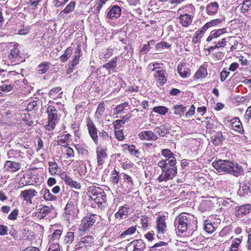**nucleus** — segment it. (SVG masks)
Segmentation results:
<instances>
[{"mask_svg": "<svg viewBox=\"0 0 251 251\" xmlns=\"http://www.w3.org/2000/svg\"><path fill=\"white\" fill-rule=\"evenodd\" d=\"M162 155L164 158L159 160L157 165L161 169L162 173L157 178L159 182L173 179L177 174L176 158L175 154L168 149L162 150Z\"/></svg>", "mask_w": 251, "mask_h": 251, "instance_id": "f257e3e1", "label": "nucleus"}, {"mask_svg": "<svg viewBox=\"0 0 251 251\" xmlns=\"http://www.w3.org/2000/svg\"><path fill=\"white\" fill-rule=\"evenodd\" d=\"M214 168L219 173L227 172L235 176H240L243 172V169L236 163L226 160H219L212 162Z\"/></svg>", "mask_w": 251, "mask_h": 251, "instance_id": "f03ea898", "label": "nucleus"}, {"mask_svg": "<svg viewBox=\"0 0 251 251\" xmlns=\"http://www.w3.org/2000/svg\"><path fill=\"white\" fill-rule=\"evenodd\" d=\"M194 220V217L185 213H182L177 216L174 222V226L176 233H183L186 232L192 221Z\"/></svg>", "mask_w": 251, "mask_h": 251, "instance_id": "7ed1b4c3", "label": "nucleus"}, {"mask_svg": "<svg viewBox=\"0 0 251 251\" xmlns=\"http://www.w3.org/2000/svg\"><path fill=\"white\" fill-rule=\"evenodd\" d=\"M87 194L91 200L98 203L102 204L106 201V198L105 193L98 187H90Z\"/></svg>", "mask_w": 251, "mask_h": 251, "instance_id": "20e7f679", "label": "nucleus"}, {"mask_svg": "<svg viewBox=\"0 0 251 251\" xmlns=\"http://www.w3.org/2000/svg\"><path fill=\"white\" fill-rule=\"evenodd\" d=\"M99 217L96 215H92L89 217H85L79 225L78 231L80 234L89 231L95 223L98 220Z\"/></svg>", "mask_w": 251, "mask_h": 251, "instance_id": "39448f33", "label": "nucleus"}, {"mask_svg": "<svg viewBox=\"0 0 251 251\" xmlns=\"http://www.w3.org/2000/svg\"><path fill=\"white\" fill-rule=\"evenodd\" d=\"M87 126L90 136L94 142L97 144L98 143V130L90 119H87Z\"/></svg>", "mask_w": 251, "mask_h": 251, "instance_id": "423d86ee", "label": "nucleus"}, {"mask_svg": "<svg viewBox=\"0 0 251 251\" xmlns=\"http://www.w3.org/2000/svg\"><path fill=\"white\" fill-rule=\"evenodd\" d=\"M156 227L158 230V237L159 238H162L164 236V234L166 232V223L165 222V219L164 217H158L157 220Z\"/></svg>", "mask_w": 251, "mask_h": 251, "instance_id": "0eeeda50", "label": "nucleus"}, {"mask_svg": "<svg viewBox=\"0 0 251 251\" xmlns=\"http://www.w3.org/2000/svg\"><path fill=\"white\" fill-rule=\"evenodd\" d=\"M155 65H156V66L154 67L152 70L156 71L155 76L158 82L160 84V85H163L166 82V78L165 77L164 73L165 71L163 70H158L156 71L155 69L158 68L157 66H158V64H156V65H153L154 66Z\"/></svg>", "mask_w": 251, "mask_h": 251, "instance_id": "6e6552de", "label": "nucleus"}, {"mask_svg": "<svg viewBox=\"0 0 251 251\" xmlns=\"http://www.w3.org/2000/svg\"><path fill=\"white\" fill-rule=\"evenodd\" d=\"M232 128L235 131L242 133L243 131L242 124L238 118H234L229 121Z\"/></svg>", "mask_w": 251, "mask_h": 251, "instance_id": "1a4fd4ad", "label": "nucleus"}, {"mask_svg": "<svg viewBox=\"0 0 251 251\" xmlns=\"http://www.w3.org/2000/svg\"><path fill=\"white\" fill-rule=\"evenodd\" d=\"M138 137L141 140L154 141L157 139V135L151 131H144L138 134Z\"/></svg>", "mask_w": 251, "mask_h": 251, "instance_id": "9d476101", "label": "nucleus"}, {"mask_svg": "<svg viewBox=\"0 0 251 251\" xmlns=\"http://www.w3.org/2000/svg\"><path fill=\"white\" fill-rule=\"evenodd\" d=\"M226 32V28L213 30L210 33V34L207 37L206 41L208 42H210L212 40H215L216 39L220 37Z\"/></svg>", "mask_w": 251, "mask_h": 251, "instance_id": "9b49d317", "label": "nucleus"}, {"mask_svg": "<svg viewBox=\"0 0 251 251\" xmlns=\"http://www.w3.org/2000/svg\"><path fill=\"white\" fill-rule=\"evenodd\" d=\"M37 192L33 189H28L22 191L21 196L27 202L31 203V199L35 196Z\"/></svg>", "mask_w": 251, "mask_h": 251, "instance_id": "f8f14e48", "label": "nucleus"}, {"mask_svg": "<svg viewBox=\"0 0 251 251\" xmlns=\"http://www.w3.org/2000/svg\"><path fill=\"white\" fill-rule=\"evenodd\" d=\"M48 118V124L46 125V128L48 130L54 129L57 120L56 113H49Z\"/></svg>", "mask_w": 251, "mask_h": 251, "instance_id": "ddd939ff", "label": "nucleus"}, {"mask_svg": "<svg viewBox=\"0 0 251 251\" xmlns=\"http://www.w3.org/2000/svg\"><path fill=\"white\" fill-rule=\"evenodd\" d=\"M121 9L118 6L114 5L109 9L107 12V17L111 19H114L120 17Z\"/></svg>", "mask_w": 251, "mask_h": 251, "instance_id": "4468645a", "label": "nucleus"}, {"mask_svg": "<svg viewBox=\"0 0 251 251\" xmlns=\"http://www.w3.org/2000/svg\"><path fill=\"white\" fill-rule=\"evenodd\" d=\"M97 155L98 164L99 166H101L103 164L104 159L107 156L105 150L100 147H98L97 148Z\"/></svg>", "mask_w": 251, "mask_h": 251, "instance_id": "2eb2a0df", "label": "nucleus"}, {"mask_svg": "<svg viewBox=\"0 0 251 251\" xmlns=\"http://www.w3.org/2000/svg\"><path fill=\"white\" fill-rule=\"evenodd\" d=\"M62 178L65 181V183L72 188H75L78 189L80 188V185L77 182L73 180L69 176L66 175H62Z\"/></svg>", "mask_w": 251, "mask_h": 251, "instance_id": "dca6fc26", "label": "nucleus"}, {"mask_svg": "<svg viewBox=\"0 0 251 251\" xmlns=\"http://www.w3.org/2000/svg\"><path fill=\"white\" fill-rule=\"evenodd\" d=\"M225 19L224 18H220V19H217L215 20H213L210 21V22L207 23L201 29V31H200L201 33H204L207 28H208L210 27H212L213 26L217 25L221 23H222L224 21Z\"/></svg>", "mask_w": 251, "mask_h": 251, "instance_id": "f3484780", "label": "nucleus"}, {"mask_svg": "<svg viewBox=\"0 0 251 251\" xmlns=\"http://www.w3.org/2000/svg\"><path fill=\"white\" fill-rule=\"evenodd\" d=\"M219 4L216 2H211L208 4L206 7V11L209 15H214L218 11Z\"/></svg>", "mask_w": 251, "mask_h": 251, "instance_id": "a211bd4d", "label": "nucleus"}, {"mask_svg": "<svg viewBox=\"0 0 251 251\" xmlns=\"http://www.w3.org/2000/svg\"><path fill=\"white\" fill-rule=\"evenodd\" d=\"M207 75V65L203 64L201 66L195 75V77L197 79L204 78Z\"/></svg>", "mask_w": 251, "mask_h": 251, "instance_id": "6ab92c4d", "label": "nucleus"}, {"mask_svg": "<svg viewBox=\"0 0 251 251\" xmlns=\"http://www.w3.org/2000/svg\"><path fill=\"white\" fill-rule=\"evenodd\" d=\"M49 172L51 175H59L61 172V169L54 161L49 162Z\"/></svg>", "mask_w": 251, "mask_h": 251, "instance_id": "aec40b11", "label": "nucleus"}, {"mask_svg": "<svg viewBox=\"0 0 251 251\" xmlns=\"http://www.w3.org/2000/svg\"><path fill=\"white\" fill-rule=\"evenodd\" d=\"M179 20L183 26H188L191 24L192 18L188 14L181 15L179 16Z\"/></svg>", "mask_w": 251, "mask_h": 251, "instance_id": "412c9836", "label": "nucleus"}, {"mask_svg": "<svg viewBox=\"0 0 251 251\" xmlns=\"http://www.w3.org/2000/svg\"><path fill=\"white\" fill-rule=\"evenodd\" d=\"M177 70L180 75L183 78L188 77L191 74L190 70L182 65L178 66Z\"/></svg>", "mask_w": 251, "mask_h": 251, "instance_id": "4be33fe9", "label": "nucleus"}, {"mask_svg": "<svg viewBox=\"0 0 251 251\" xmlns=\"http://www.w3.org/2000/svg\"><path fill=\"white\" fill-rule=\"evenodd\" d=\"M60 87H56L52 88L50 92L49 95L50 97L53 99L61 98L62 95V91H61Z\"/></svg>", "mask_w": 251, "mask_h": 251, "instance_id": "5701e85b", "label": "nucleus"}, {"mask_svg": "<svg viewBox=\"0 0 251 251\" xmlns=\"http://www.w3.org/2000/svg\"><path fill=\"white\" fill-rule=\"evenodd\" d=\"M128 214V208L125 206L121 207L119 210L115 213V217L117 219H121L126 217Z\"/></svg>", "mask_w": 251, "mask_h": 251, "instance_id": "b1692460", "label": "nucleus"}, {"mask_svg": "<svg viewBox=\"0 0 251 251\" xmlns=\"http://www.w3.org/2000/svg\"><path fill=\"white\" fill-rule=\"evenodd\" d=\"M137 230L136 226H130L124 231L120 235L122 239L127 238L129 236L134 234Z\"/></svg>", "mask_w": 251, "mask_h": 251, "instance_id": "393cba45", "label": "nucleus"}, {"mask_svg": "<svg viewBox=\"0 0 251 251\" xmlns=\"http://www.w3.org/2000/svg\"><path fill=\"white\" fill-rule=\"evenodd\" d=\"M130 244L134 246L135 250L142 251L145 248V244L142 239L133 241Z\"/></svg>", "mask_w": 251, "mask_h": 251, "instance_id": "a878e982", "label": "nucleus"}, {"mask_svg": "<svg viewBox=\"0 0 251 251\" xmlns=\"http://www.w3.org/2000/svg\"><path fill=\"white\" fill-rule=\"evenodd\" d=\"M5 167L8 169H11V171H15L20 169V165L18 163L10 161H7L5 162Z\"/></svg>", "mask_w": 251, "mask_h": 251, "instance_id": "bb28decb", "label": "nucleus"}, {"mask_svg": "<svg viewBox=\"0 0 251 251\" xmlns=\"http://www.w3.org/2000/svg\"><path fill=\"white\" fill-rule=\"evenodd\" d=\"M61 234V231L60 230H56L50 238V243H59L58 240Z\"/></svg>", "mask_w": 251, "mask_h": 251, "instance_id": "cd10ccee", "label": "nucleus"}, {"mask_svg": "<svg viewBox=\"0 0 251 251\" xmlns=\"http://www.w3.org/2000/svg\"><path fill=\"white\" fill-rule=\"evenodd\" d=\"M250 211V205L246 204L238 207L237 210L238 215H245L249 213Z\"/></svg>", "mask_w": 251, "mask_h": 251, "instance_id": "c85d7f7f", "label": "nucleus"}, {"mask_svg": "<svg viewBox=\"0 0 251 251\" xmlns=\"http://www.w3.org/2000/svg\"><path fill=\"white\" fill-rule=\"evenodd\" d=\"M100 136L102 138L103 143L106 145L110 144L111 142V137L105 131L102 130L100 132Z\"/></svg>", "mask_w": 251, "mask_h": 251, "instance_id": "c756f323", "label": "nucleus"}, {"mask_svg": "<svg viewBox=\"0 0 251 251\" xmlns=\"http://www.w3.org/2000/svg\"><path fill=\"white\" fill-rule=\"evenodd\" d=\"M82 243L85 246V248L87 247H90L94 243V238L92 236H87L82 238Z\"/></svg>", "mask_w": 251, "mask_h": 251, "instance_id": "7c9ffc66", "label": "nucleus"}, {"mask_svg": "<svg viewBox=\"0 0 251 251\" xmlns=\"http://www.w3.org/2000/svg\"><path fill=\"white\" fill-rule=\"evenodd\" d=\"M117 57H115L112 59L110 62L106 63L103 65V67L106 68V69L110 73L111 70H113L116 66L117 62Z\"/></svg>", "mask_w": 251, "mask_h": 251, "instance_id": "2f4dec72", "label": "nucleus"}, {"mask_svg": "<svg viewBox=\"0 0 251 251\" xmlns=\"http://www.w3.org/2000/svg\"><path fill=\"white\" fill-rule=\"evenodd\" d=\"M43 194V198L47 201H52L54 200L56 197L53 196L47 189H45L42 190Z\"/></svg>", "mask_w": 251, "mask_h": 251, "instance_id": "473e14b6", "label": "nucleus"}, {"mask_svg": "<svg viewBox=\"0 0 251 251\" xmlns=\"http://www.w3.org/2000/svg\"><path fill=\"white\" fill-rule=\"evenodd\" d=\"M75 206L72 202L71 201H69L67 204L66 207L65 208V213L66 215H72L74 212L73 210L75 209Z\"/></svg>", "mask_w": 251, "mask_h": 251, "instance_id": "72a5a7b5", "label": "nucleus"}, {"mask_svg": "<svg viewBox=\"0 0 251 251\" xmlns=\"http://www.w3.org/2000/svg\"><path fill=\"white\" fill-rule=\"evenodd\" d=\"M14 48L11 50L10 54L8 56L9 59L11 60H13L18 57L20 52L19 49L17 48V46L14 45Z\"/></svg>", "mask_w": 251, "mask_h": 251, "instance_id": "f704fd0d", "label": "nucleus"}, {"mask_svg": "<svg viewBox=\"0 0 251 251\" xmlns=\"http://www.w3.org/2000/svg\"><path fill=\"white\" fill-rule=\"evenodd\" d=\"M75 3L74 1H71L65 9L60 12V14L62 13H69L72 11L75 7Z\"/></svg>", "mask_w": 251, "mask_h": 251, "instance_id": "c9c22d12", "label": "nucleus"}, {"mask_svg": "<svg viewBox=\"0 0 251 251\" xmlns=\"http://www.w3.org/2000/svg\"><path fill=\"white\" fill-rule=\"evenodd\" d=\"M223 140V136L221 132L217 133L214 136L212 142L214 144L219 145L221 144Z\"/></svg>", "mask_w": 251, "mask_h": 251, "instance_id": "e433bc0d", "label": "nucleus"}, {"mask_svg": "<svg viewBox=\"0 0 251 251\" xmlns=\"http://www.w3.org/2000/svg\"><path fill=\"white\" fill-rule=\"evenodd\" d=\"M175 114L178 115L182 114L186 110V107L182 105H176L174 106Z\"/></svg>", "mask_w": 251, "mask_h": 251, "instance_id": "4c0bfd02", "label": "nucleus"}, {"mask_svg": "<svg viewBox=\"0 0 251 251\" xmlns=\"http://www.w3.org/2000/svg\"><path fill=\"white\" fill-rule=\"evenodd\" d=\"M72 53V50L68 48L65 51V53L61 56L60 59L63 62H66L70 57Z\"/></svg>", "mask_w": 251, "mask_h": 251, "instance_id": "58836bf2", "label": "nucleus"}, {"mask_svg": "<svg viewBox=\"0 0 251 251\" xmlns=\"http://www.w3.org/2000/svg\"><path fill=\"white\" fill-rule=\"evenodd\" d=\"M105 108L103 106V103H100L98 105L97 108V110L96 112V116L98 119H100L101 118L102 116L103 115V113L104 111Z\"/></svg>", "mask_w": 251, "mask_h": 251, "instance_id": "ea45409f", "label": "nucleus"}, {"mask_svg": "<svg viewBox=\"0 0 251 251\" xmlns=\"http://www.w3.org/2000/svg\"><path fill=\"white\" fill-rule=\"evenodd\" d=\"M48 69V63H43L38 66L39 74L41 75L46 73Z\"/></svg>", "mask_w": 251, "mask_h": 251, "instance_id": "a19ab883", "label": "nucleus"}, {"mask_svg": "<svg viewBox=\"0 0 251 251\" xmlns=\"http://www.w3.org/2000/svg\"><path fill=\"white\" fill-rule=\"evenodd\" d=\"M126 119L123 118L122 120H117L114 122V126L115 129H119L126 122Z\"/></svg>", "mask_w": 251, "mask_h": 251, "instance_id": "79ce46f5", "label": "nucleus"}, {"mask_svg": "<svg viewBox=\"0 0 251 251\" xmlns=\"http://www.w3.org/2000/svg\"><path fill=\"white\" fill-rule=\"evenodd\" d=\"M74 239V233L72 232H68L64 239L66 244L71 243Z\"/></svg>", "mask_w": 251, "mask_h": 251, "instance_id": "37998d69", "label": "nucleus"}, {"mask_svg": "<svg viewBox=\"0 0 251 251\" xmlns=\"http://www.w3.org/2000/svg\"><path fill=\"white\" fill-rule=\"evenodd\" d=\"M154 112L159 113L161 115H165L168 111V109L164 106H157L153 108Z\"/></svg>", "mask_w": 251, "mask_h": 251, "instance_id": "c03bdc74", "label": "nucleus"}, {"mask_svg": "<svg viewBox=\"0 0 251 251\" xmlns=\"http://www.w3.org/2000/svg\"><path fill=\"white\" fill-rule=\"evenodd\" d=\"M241 242V239L239 238H236L235 240H233L231 245L230 250L232 251H236L238 249V247Z\"/></svg>", "mask_w": 251, "mask_h": 251, "instance_id": "a18cd8bd", "label": "nucleus"}, {"mask_svg": "<svg viewBox=\"0 0 251 251\" xmlns=\"http://www.w3.org/2000/svg\"><path fill=\"white\" fill-rule=\"evenodd\" d=\"M215 46L210 47V49L212 50L216 48L224 47L226 44V39L225 38H223L220 42L215 41Z\"/></svg>", "mask_w": 251, "mask_h": 251, "instance_id": "49530a36", "label": "nucleus"}, {"mask_svg": "<svg viewBox=\"0 0 251 251\" xmlns=\"http://www.w3.org/2000/svg\"><path fill=\"white\" fill-rule=\"evenodd\" d=\"M154 132L158 133L161 136H164L167 133L164 126L156 127L154 128Z\"/></svg>", "mask_w": 251, "mask_h": 251, "instance_id": "de8ad7c7", "label": "nucleus"}, {"mask_svg": "<svg viewBox=\"0 0 251 251\" xmlns=\"http://www.w3.org/2000/svg\"><path fill=\"white\" fill-rule=\"evenodd\" d=\"M50 244L48 251H60V247L59 243H50Z\"/></svg>", "mask_w": 251, "mask_h": 251, "instance_id": "09e8293b", "label": "nucleus"}, {"mask_svg": "<svg viewBox=\"0 0 251 251\" xmlns=\"http://www.w3.org/2000/svg\"><path fill=\"white\" fill-rule=\"evenodd\" d=\"M119 172L114 170L112 173V176L111 177V181L114 183H118L119 181Z\"/></svg>", "mask_w": 251, "mask_h": 251, "instance_id": "8fccbe9b", "label": "nucleus"}, {"mask_svg": "<svg viewBox=\"0 0 251 251\" xmlns=\"http://www.w3.org/2000/svg\"><path fill=\"white\" fill-rule=\"evenodd\" d=\"M149 218L146 216H142L141 217V223L142 225V227L144 228H147L149 225Z\"/></svg>", "mask_w": 251, "mask_h": 251, "instance_id": "3c124183", "label": "nucleus"}, {"mask_svg": "<svg viewBox=\"0 0 251 251\" xmlns=\"http://www.w3.org/2000/svg\"><path fill=\"white\" fill-rule=\"evenodd\" d=\"M204 229L206 232L212 233L215 230V227L212 226L211 223L207 222L205 223Z\"/></svg>", "mask_w": 251, "mask_h": 251, "instance_id": "603ef678", "label": "nucleus"}, {"mask_svg": "<svg viewBox=\"0 0 251 251\" xmlns=\"http://www.w3.org/2000/svg\"><path fill=\"white\" fill-rule=\"evenodd\" d=\"M116 138L120 141L124 140L125 136L122 130H116L115 131Z\"/></svg>", "mask_w": 251, "mask_h": 251, "instance_id": "864d4df0", "label": "nucleus"}, {"mask_svg": "<svg viewBox=\"0 0 251 251\" xmlns=\"http://www.w3.org/2000/svg\"><path fill=\"white\" fill-rule=\"evenodd\" d=\"M128 105L127 103L124 102L122 104L118 105L116 108V110L117 112H121L125 109L126 107Z\"/></svg>", "mask_w": 251, "mask_h": 251, "instance_id": "5fc2aeb1", "label": "nucleus"}, {"mask_svg": "<svg viewBox=\"0 0 251 251\" xmlns=\"http://www.w3.org/2000/svg\"><path fill=\"white\" fill-rule=\"evenodd\" d=\"M67 2L65 0H54L53 1L54 5L56 7H59L64 5Z\"/></svg>", "mask_w": 251, "mask_h": 251, "instance_id": "6e6d98bb", "label": "nucleus"}, {"mask_svg": "<svg viewBox=\"0 0 251 251\" xmlns=\"http://www.w3.org/2000/svg\"><path fill=\"white\" fill-rule=\"evenodd\" d=\"M58 145L63 146L66 147L68 145L67 142V139L66 137L58 138L57 140Z\"/></svg>", "mask_w": 251, "mask_h": 251, "instance_id": "4d7b16f0", "label": "nucleus"}, {"mask_svg": "<svg viewBox=\"0 0 251 251\" xmlns=\"http://www.w3.org/2000/svg\"><path fill=\"white\" fill-rule=\"evenodd\" d=\"M41 1V0H30L28 2V5L32 9H35L38 3Z\"/></svg>", "mask_w": 251, "mask_h": 251, "instance_id": "13d9d810", "label": "nucleus"}, {"mask_svg": "<svg viewBox=\"0 0 251 251\" xmlns=\"http://www.w3.org/2000/svg\"><path fill=\"white\" fill-rule=\"evenodd\" d=\"M18 214V210L17 209H14L8 216V218L10 220H14L17 218Z\"/></svg>", "mask_w": 251, "mask_h": 251, "instance_id": "bf43d9fd", "label": "nucleus"}, {"mask_svg": "<svg viewBox=\"0 0 251 251\" xmlns=\"http://www.w3.org/2000/svg\"><path fill=\"white\" fill-rule=\"evenodd\" d=\"M7 227L5 226L0 225V235H4L7 234Z\"/></svg>", "mask_w": 251, "mask_h": 251, "instance_id": "052dcab7", "label": "nucleus"}, {"mask_svg": "<svg viewBox=\"0 0 251 251\" xmlns=\"http://www.w3.org/2000/svg\"><path fill=\"white\" fill-rule=\"evenodd\" d=\"M13 86L11 85H3L0 86V91H2L4 92H9L12 90Z\"/></svg>", "mask_w": 251, "mask_h": 251, "instance_id": "680f3d73", "label": "nucleus"}, {"mask_svg": "<svg viewBox=\"0 0 251 251\" xmlns=\"http://www.w3.org/2000/svg\"><path fill=\"white\" fill-rule=\"evenodd\" d=\"M229 72L226 71H223L221 73V80L224 81L228 76Z\"/></svg>", "mask_w": 251, "mask_h": 251, "instance_id": "e2e57ef3", "label": "nucleus"}, {"mask_svg": "<svg viewBox=\"0 0 251 251\" xmlns=\"http://www.w3.org/2000/svg\"><path fill=\"white\" fill-rule=\"evenodd\" d=\"M79 57L80 56H79V54L75 55L74 58L71 63V67L72 68H73V67H74L75 65H76L77 64V63L79 61Z\"/></svg>", "mask_w": 251, "mask_h": 251, "instance_id": "0e129e2a", "label": "nucleus"}, {"mask_svg": "<svg viewBox=\"0 0 251 251\" xmlns=\"http://www.w3.org/2000/svg\"><path fill=\"white\" fill-rule=\"evenodd\" d=\"M124 179L126 182L130 183V184L132 185L133 184L132 178L128 175L126 174L124 175Z\"/></svg>", "mask_w": 251, "mask_h": 251, "instance_id": "69168bd1", "label": "nucleus"}, {"mask_svg": "<svg viewBox=\"0 0 251 251\" xmlns=\"http://www.w3.org/2000/svg\"><path fill=\"white\" fill-rule=\"evenodd\" d=\"M195 107L193 105H192L189 111L186 113V116L188 117L193 116L195 112Z\"/></svg>", "mask_w": 251, "mask_h": 251, "instance_id": "338daca9", "label": "nucleus"}, {"mask_svg": "<svg viewBox=\"0 0 251 251\" xmlns=\"http://www.w3.org/2000/svg\"><path fill=\"white\" fill-rule=\"evenodd\" d=\"M149 48L150 44L148 43V44L144 45V47L141 49L140 50V52L143 54H145L148 51V49Z\"/></svg>", "mask_w": 251, "mask_h": 251, "instance_id": "774afa93", "label": "nucleus"}]
</instances>
